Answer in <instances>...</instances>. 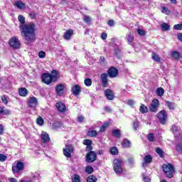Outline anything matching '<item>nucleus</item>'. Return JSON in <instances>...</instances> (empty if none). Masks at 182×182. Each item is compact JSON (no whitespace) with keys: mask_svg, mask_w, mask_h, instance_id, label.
I'll use <instances>...</instances> for the list:
<instances>
[{"mask_svg":"<svg viewBox=\"0 0 182 182\" xmlns=\"http://www.w3.org/2000/svg\"><path fill=\"white\" fill-rule=\"evenodd\" d=\"M18 19V22L21 23L19 28L21 37L27 45H31L32 42H35V39H36V26L35 23L32 22L25 23V16L22 15H19Z\"/></svg>","mask_w":182,"mask_h":182,"instance_id":"obj_1","label":"nucleus"},{"mask_svg":"<svg viewBox=\"0 0 182 182\" xmlns=\"http://www.w3.org/2000/svg\"><path fill=\"white\" fill-rule=\"evenodd\" d=\"M162 168L168 178H173V174H174V166L173 165L171 164H164Z\"/></svg>","mask_w":182,"mask_h":182,"instance_id":"obj_2","label":"nucleus"},{"mask_svg":"<svg viewBox=\"0 0 182 182\" xmlns=\"http://www.w3.org/2000/svg\"><path fill=\"white\" fill-rule=\"evenodd\" d=\"M122 164H123V161L120 159H114L113 161V167L115 173H123V168H122Z\"/></svg>","mask_w":182,"mask_h":182,"instance_id":"obj_3","label":"nucleus"},{"mask_svg":"<svg viewBox=\"0 0 182 182\" xmlns=\"http://www.w3.org/2000/svg\"><path fill=\"white\" fill-rule=\"evenodd\" d=\"M97 160V155L95 151H90L85 156V161L87 163H93Z\"/></svg>","mask_w":182,"mask_h":182,"instance_id":"obj_4","label":"nucleus"},{"mask_svg":"<svg viewBox=\"0 0 182 182\" xmlns=\"http://www.w3.org/2000/svg\"><path fill=\"white\" fill-rule=\"evenodd\" d=\"M75 149L72 144L65 145V148L63 149V154L65 157L70 158L72 157V153H73Z\"/></svg>","mask_w":182,"mask_h":182,"instance_id":"obj_5","label":"nucleus"},{"mask_svg":"<svg viewBox=\"0 0 182 182\" xmlns=\"http://www.w3.org/2000/svg\"><path fill=\"white\" fill-rule=\"evenodd\" d=\"M9 44L14 49H19L21 48V42L16 37H13L9 40Z\"/></svg>","mask_w":182,"mask_h":182,"instance_id":"obj_6","label":"nucleus"},{"mask_svg":"<svg viewBox=\"0 0 182 182\" xmlns=\"http://www.w3.org/2000/svg\"><path fill=\"white\" fill-rule=\"evenodd\" d=\"M24 166L25 165L23 164V163H22L21 161H18L16 165H14L12 166V171H13L14 174L21 173V171H22V170H23Z\"/></svg>","mask_w":182,"mask_h":182,"instance_id":"obj_7","label":"nucleus"},{"mask_svg":"<svg viewBox=\"0 0 182 182\" xmlns=\"http://www.w3.org/2000/svg\"><path fill=\"white\" fill-rule=\"evenodd\" d=\"M157 117L161 124H166V120H167V112L164 110H161L158 113Z\"/></svg>","mask_w":182,"mask_h":182,"instance_id":"obj_8","label":"nucleus"},{"mask_svg":"<svg viewBox=\"0 0 182 182\" xmlns=\"http://www.w3.org/2000/svg\"><path fill=\"white\" fill-rule=\"evenodd\" d=\"M42 81L46 85H50L53 82V79L52 78V75L49 73H43L41 76Z\"/></svg>","mask_w":182,"mask_h":182,"instance_id":"obj_9","label":"nucleus"},{"mask_svg":"<svg viewBox=\"0 0 182 182\" xmlns=\"http://www.w3.org/2000/svg\"><path fill=\"white\" fill-rule=\"evenodd\" d=\"M160 106V102L157 99H154L151 102V105L149 106L150 112H157V109Z\"/></svg>","mask_w":182,"mask_h":182,"instance_id":"obj_10","label":"nucleus"},{"mask_svg":"<svg viewBox=\"0 0 182 182\" xmlns=\"http://www.w3.org/2000/svg\"><path fill=\"white\" fill-rule=\"evenodd\" d=\"M109 76V74L105 73L101 75V82L102 83L103 87H107L109 86V80L107 79V77Z\"/></svg>","mask_w":182,"mask_h":182,"instance_id":"obj_11","label":"nucleus"},{"mask_svg":"<svg viewBox=\"0 0 182 182\" xmlns=\"http://www.w3.org/2000/svg\"><path fill=\"white\" fill-rule=\"evenodd\" d=\"M108 76L109 77H116L117 75H119V70L116 69L114 67H111L108 70H107Z\"/></svg>","mask_w":182,"mask_h":182,"instance_id":"obj_12","label":"nucleus"},{"mask_svg":"<svg viewBox=\"0 0 182 182\" xmlns=\"http://www.w3.org/2000/svg\"><path fill=\"white\" fill-rule=\"evenodd\" d=\"M63 90H65V85L63 84H58L55 87V92L58 96H62L63 95Z\"/></svg>","mask_w":182,"mask_h":182,"instance_id":"obj_13","label":"nucleus"},{"mask_svg":"<svg viewBox=\"0 0 182 182\" xmlns=\"http://www.w3.org/2000/svg\"><path fill=\"white\" fill-rule=\"evenodd\" d=\"M14 6H16L18 9H26V4L23 3L22 1H17L14 4Z\"/></svg>","mask_w":182,"mask_h":182,"instance_id":"obj_14","label":"nucleus"},{"mask_svg":"<svg viewBox=\"0 0 182 182\" xmlns=\"http://www.w3.org/2000/svg\"><path fill=\"white\" fill-rule=\"evenodd\" d=\"M28 105L31 109H36V106H38V100L35 97H33L28 100Z\"/></svg>","mask_w":182,"mask_h":182,"instance_id":"obj_15","label":"nucleus"},{"mask_svg":"<svg viewBox=\"0 0 182 182\" xmlns=\"http://www.w3.org/2000/svg\"><path fill=\"white\" fill-rule=\"evenodd\" d=\"M105 96L108 100H113L114 99V93H113V91L112 90H106L105 91Z\"/></svg>","mask_w":182,"mask_h":182,"instance_id":"obj_16","label":"nucleus"},{"mask_svg":"<svg viewBox=\"0 0 182 182\" xmlns=\"http://www.w3.org/2000/svg\"><path fill=\"white\" fill-rule=\"evenodd\" d=\"M55 106L60 113H63V112L66 111V106L62 102H57Z\"/></svg>","mask_w":182,"mask_h":182,"instance_id":"obj_17","label":"nucleus"},{"mask_svg":"<svg viewBox=\"0 0 182 182\" xmlns=\"http://www.w3.org/2000/svg\"><path fill=\"white\" fill-rule=\"evenodd\" d=\"M41 138L43 143H48V141H50V137H49V134L46 132L42 133Z\"/></svg>","mask_w":182,"mask_h":182,"instance_id":"obj_18","label":"nucleus"},{"mask_svg":"<svg viewBox=\"0 0 182 182\" xmlns=\"http://www.w3.org/2000/svg\"><path fill=\"white\" fill-rule=\"evenodd\" d=\"M72 92L74 96H79L80 95V86L78 85H74L72 88Z\"/></svg>","mask_w":182,"mask_h":182,"instance_id":"obj_19","label":"nucleus"},{"mask_svg":"<svg viewBox=\"0 0 182 182\" xmlns=\"http://www.w3.org/2000/svg\"><path fill=\"white\" fill-rule=\"evenodd\" d=\"M72 35H73V30L72 29L67 30L63 36L64 39H66V41H69L70 38H72Z\"/></svg>","mask_w":182,"mask_h":182,"instance_id":"obj_20","label":"nucleus"},{"mask_svg":"<svg viewBox=\"0 0 182 182\" xmlns=\"http://www.w3.org/2000/svg\"><path fill=\"white\" fill-rule=\"evenodd\" d=\"M122 146L124 148L129 149V147H130L131 146L130 141H129V139H124L122 143Z\"/></svg>","mask_w":182,"mask_h":182,"instance_id":"obj_21","label":"nucleus"},{"mask_svg":"<svg viewBox=\"0 0 182 182\" xmlns=\"http://www.w3.org/2000/svg\"><path fill=\"white\" fill-rule=\"evenodd\" d=\"M18 93L20 95V96H23L25 97L28 95V90L26 88H20L18 90Z\"/></svg>","mask_w":182,"mask_h":182,"instance_id":"obj_22","label":"nucleus"},{"mask_svg":"<svg viewBox=\"0 0 182 182\" xmlns=\"http://www.w3.org/2000/svg\"><path fill=\"white\" fill-rule=\"evenodd\" d=\"M139 111L141 112V113H142V114H144V113H147V112H149V109L147 108V107H146V105L142 104L139 107Z\"/></svg>","mask_w":182,"mask_h":182,"instance_id":"obj_23","label":"nucleus"},{"mask_svg":"<svg viewBox=\"0 0 182 182\" xmlns=\"http://www.w3.org/2000/svg\"><path fill=\"white\" fill-rule=\"evenodd\" d=\"M144 162L146 164L151 163L153 161V158L151 157V155H146L144 158Z\"/></svg>","mask_w":182,"mask_h":182,"instance_id":"obj_24","label":"nucleus"},{"mask_svg":"<svg viewBox=\"0 0 182 182\" xmlns=\"http://www.w3.org/2000/svg\"><path fill=\"white\" fill-rule=\"evenodd\" d=\"M110 123L105 122L102 126L100 127V132L102 133L106 131V129L109 126Z\"/></svg>","mask_w":182,"mask_h":182,"instance_id":"obj_25","label":"nucleus"},{"mask_svg":"<svg viewBox=\"0 0 182 182\" xmlns=\"http://www.w3.org/2000/svg\"><path fill=\"white\" fill-rule=\"evenodd\" d=\"M161 28L162 31H170V25H168L166 23H163L161 25Z\"/></svg>","mask_w":182,"mask_h":182,"instance_id":"obj_26","label":"nucleus"},{"mask_svg":"<svg viewBox=\"0 0 182 182\" xmlns=\"http://www.w3.org/2000/svg\"><path fill=\"white\" fill-rule=\"evenodd\" d=\"M127 42L129 45H132L133 43V41H134V37L132 35V33H129L127 36Z\"/></svg>","mask_w":182,"mask_h":182,"instance_id":"obj_27","label":"nucleus"},{"mask_svg":"<svg viewBox=\"0 0 182 182\" xmlns=\"http://www.w3.org/2000/svg\"><path fill=\"white\" fill-rule=\"evenodd\" d=\"M172 57L173 59H176V60H178L180 59V53L177 51H173L171 53Z\"/></svg>","mask_w":182,"mask_h":182,"instance_id":"obj_28","label":"nucleus"},{"mask_svg":"<svg viewBox=\"0 0 182 182\" xmlns=\"http://www.w3.org/2000/svg\"><path fill=\"white\" fill-rule=\"evenodd\" d=\"M110 153L113 156H117V154H119V149H117L116 147H112L110 149Z\"/></svg>","mask_w":182,"mask_h":182,"instance_id":"obj_29","label":"nucleus"},{"mask_svg":"<svg viewBox=\"0 0 182 182\" xmlns=\"http://www.w3.org/2000/svg\"><path fill=\"white\" fill-rule=\"evenodd\" d=\"M112 134L113 136H115V137H120L122 136V133H120V129H114L112 130Z\"/></svg>","mask_w":182,"mask_h":182,"instance_id":"obj_30","label":"nucleus"},{"mask_svg":"<svg viewBox=\"0 0 182 182\" xmlns=\"http://www.w3.org/2000/svg\"><path fill=\"white\" fill-rule=\"evenodd\" d=\"M97 181V178L95 176H90L87 178V182H96Z\"/></svg>","mask_w":182,"mask_h":182,"instance_id":"obj_31","label":"nucleus"},{"mask_svg":"<svg viewBox=\"0 0 182 182\" xmlns=\"http://www.w3.org/2000/svg\"><path fill=\"white\" fill-rule=\"evenodd\" d=\"M151 56L153 60H155V62H160V56H159L156 53H152Z\"/></svg>","mask_w":182,"mask_h":182,"instance_id":"obj_32","label":"nucleus"},{"mask_svg":"<svg viewBox=\"0 0 182 182\" xmlns=\"http://www.w3.org/2000/svg\"><path fill=\"white\" fill-rule=\"evenodd\" d=\"M87 134L90 137H96L97 136V132L95 130L88 131Z\"/></svg>","mask_w":182,"mask_h":182,"instance_id":"obj_33","label":"nucleus"},{"mask_svg":"<svg viewBox=\"0 0 182 182\" xmlns=\"http://www.w3.org/2000/svg\"><path fill=\"white\" fill-rule=\"evenodd\" d=\"M62 127V124L59 122H55L52 125V129H53V130H56V129H59Z\"/></svg>","mask_w":182,"mask_h":182,"instance_id":"obj_34","label":"nucleus"},{"mask_svg":"<svg viewBox=\"0 0 182 182\" xmlns=\"http://www.w3.org/2000/svg\"><path fill=\"white\" fill-rule=\"evenodd\" d=\"M51 77L53 79V80H55V79H58V70H53L52 72H51Z\"/></svg>","mask_w":182,"mask_h":182,"instance_id":"obj_35","label":"nucleus"},{"mask_svg":"<svg viewBox=\"0 0 182 182\" xmlns=\"http://www.w3.org/2000/svg\"><path fill=\"white\" fill-rule=\"evenodd\" d=\"M156 151L160 157H164V151H163L162 149L158 147L156 149Z\"/></svg>","mask_w":182,"mask_h":182,"instance_id":"obj_36","label":"nucleus"},{"mask_svg":"<svg viewBox=\"0 0 182 182\" xmlns=\"http://www.w3.org/2000/svg\"><path fill=\"white\" fill-rule=\"evenodd\" d=\"M156 95H158V96H163V95H164V89H163L162 87L157 88Z\"/></svg>","mask_w":182,"mask_h":182,"instance_id":"obj_37","label":"nucleus"},{"mask_svg":"<svg viewBox=\"0 0 182 182\" xmlns=\"http://www.w3.org/2000/svg\"><path fill=\"white\" fill-rule=\"evenodd\" d=\"M166 106L170 109L171 110H174V104L173 102H170L169 101L165 102Z\"/></svg>","mask_w":182,"mask_h":182,"instance_id":"obj_38","label":"nucleus"},{"mask_svg":"<svg viewBox=\"0 0 182 182\" xmlns=\"http://www.w3.org/2000/svg\"><path fill=\"white\" fill-rule=\"evenodd\" d=\"M73 182H80V176L77 174H75L72 178Z\"/></svg>","mask_w":182,"mask_h":182,"instance_id":"obj_39","label":"nucleus"},{"mask_svg":"<svg viewBox=\"0 0 182 182\" xmlns=\"http://www.w3.org/2000/svg\"><path fill=\"white\" fill-rule=\"evenodd\" d=\"M84 83H85V86H87V87L92 86V79H90V78H86V79L84 80Z\"/></svg>","mask_w":182,"mask_h":182,"instance_id":"obj_40","label":"nucleus"},{"mask_svg":"<svg viewBox=\"0 0 182 182\" xmlns=\"http://www.w3.org/2000/svg\"><path fill=\"white\" fill-rule=\"evenodd\" d=\"M36 122L39 126H43V118H42V117H38Z\"/></svg>","mask_w":182,"mask_h":182,"instance_id":"obj_41","label":"nucleus"},{"mask_svg":"<svg viewBox=\"0 0 182 182\" xmlns=\"http://www.w3.org/2000/svg\"><path fill=\"white\" fill-rule=\"evenodd\" d=\"M83 144H85V146H92V144H93V141L90 139H85L83 141Z\"/></svg>","mask_w":182,"mask_h":182,"instance_id":"obj_42","label":"nucleus"},{"mask_svg":"<svg viewBox=\"0 0 182 182\" xmlns=\"http://www.w3.org/2000/svg\"><path fill=\"white\" fill-rule=\"evenodd\" d=\"M85 172L87 173V174H92V173H93V167L86 166Z\"/></svg>","mask_w":182,"mask_h":182,"instance_id":"obj_43","label":"nucleus"},{"mask_svg":"<svg viewBox=\"0 0 182 182\" xmlns=\"http://www.w3.org/2000/svg\"><path fill=\"white\" fill-rule=\"evenodd\" d=\"M38 58H40L41 59H44V58H46V53H45L44 51H40L38 53Z\"/></svg>","mask_w":182,"mask_h":182,"instance_id":"obj_44","label":"nucleus"},{"mask_svg":"<svg viewBox=\"0 0 182 182\" xmlns=\"http://www.w3.org/2000/svg\"><path fill=\"white\" fill-rule=\"evenodd\" d=\"M171 130L173 132V133H177L178 132V127H177L176 124H173Z\"/></svg>","mask_w":182,"mask_h":182,"instance_id":"obj_45","label":"nucleus"},{"mask_svg":"<svg viewBox=\"0 0 182 182\" xmlns=\"http://www.w3.org/2000/svg\"><path fill=\"white\" fill-rule=\"evenodd\" d=\"M173 29H176V31H181L182 23L174 25L173 26Z\"/></svg>","mask_w":182,"mask_h":182,"instance_id":"obj_46","label":"nucleus"},{"mask_svg":"<svg viewBox=\"0 0 182 182\" xmlns=\"http://www.w3.org/2000/svg\"><path fill=\"white\" fill-rule=\"evenodd\" d=\"M147 139H148V140H149V141H154V134H148Z\"/></svg>","mask_w":182,"mask_h":182,"instance_id":"obj_47","label":"nucleus"},{"mask_svg":"<svg viewBox=\"0 0 182 182\" xmlns=\"http://www.w3.org/2000/svg\"><path fill=\"white\" fill-rule=\"evenodd\" d=\"M137 32H138L139 35H140L141 36H146V31H144V30L139 28L137 30Z\"/></svg>","mask_w":182,"mask_h":182,"instance_id":"obj_48","label":"nucleus"},{"mask_svg":"<svg viewBox=\"0 0 182 182\" xmlns=\"http://www.w3.org/2000/svg\"><path fill=\"white\" fill-rule=\"evenodd\" d=\"M139 124H140V123L138 121H135L133 123V129L134 130H137L138 127H139Z\"/></svg>","mask_w":182,"mask_h":182,"instance_id":"obj_49","label":"nucleus"},{"mask_svg":"<svg viewBox=\"0 0 182 182\" xmlns=\"http://www.w3.org/2000/svg\"><path fill=\"white\" fill-rule=\"evenodd\" d=\"M162 13L168 15V14H170V11L166 7H162Z\"/></svg>","mask_w":182,"mask_h":182,"instance_id":"obj_50","label":"nucleus"},{"mask_svg":"<svg viewBox=\"0 0 182 182\" xmlns=\"http://www.w3.org/2000/svg\"><path fill=\"white\" fill-rule=\"evenodd\" d=\"M6 159H8V156L0 154V161H5V160H6Z\"/></svg>","mask_w":182,"mask_h":182,"instance_id":"obj_51","label":"nucleus"},{"mask_svg":"<svg viewBox=\"0 0 182 182\" xmlns=\"http://www.w3.org/2000/svg\"><path fill=\"white\" fill-rule=\"evenodd\" d=\"M1 101L3 102V103H4V105H8V99H6V96L3 95L1 97Z\"/></svg>","mask_w":182,"mask_h":182,"instance_id":"obj_52","label":"nucleus"},{"mask_svg":"<svg viewBox=\"0 0 182 182\" xmlns=\"http://www.w3.org/2000/svg\"><path fill=\"white\" fill-rule=\"evenodd\" d=\"M29 16L31 19H35V18H36V13L31 11L29 14Z\"/></svg>","mask_w":182,"mask_h":182,"instance_id":"obj_53","label":"nucleus"},{"mask_svg":"<svg viewBox=\"0 0 182 182\" xmlns=\"http://www.w3.org/2000/svg\"><path fill=\"white\" fill-rule=\"evenodd\" d=\"M101 38L103 40V41H105V39H107V33H102L101 34Z\"/></svg>","mask_w":182,"mask_h":182,"instance_id":"obj_54","label":"nucleus"},{"mask_svg":"<svg viewBox=\"0 0 182 182\" xmlns=\"http://www.w3.org/2000/svg\"><path fill=\"white\" fill-rule=\"evenodd\" d=\"M84 21L87 23H89V22H90V17H89V16H84Z\"/></svg>","mask_w":182,"mask_h":182,"instance_id":"obj_55","label":"nucleus"},{"mask_svg":"<svg viewBox=\"0 0 182 182\" xmlns=\"http://www.w3.org/2000/svg\"><path fill=\"white\" fill-rule=\"evenodd\" d=\"M92 150H93V146H92V145H88L86 147V151H92Z\"/></svg>","mask_w":182,"mask_h":182,"instance_id":"obj_56","label":"nucleus"},{"mask_svg":"<svg viewBox=\"0 0 182 182\" xmlns=\"http://www.w3.org/2000/svg\"><path fill=\"white\" fill-rule=\"evenodd\" d=\"M127 104L129 106H133V105H134V101H133V100H128Z\"/></svg>","mask_w":182,"mask_h":182,"instance_id":"obj_57","label":"nucleus"},{"mask_svg":"<svg viewBox=\"0 0 182 182\" xmlns=\"http://www.w3.org/2000/svg\"><path fill=\"white\" fill-rule=\"evenodd\" d=\"M77 120L80 123H82L83 120H85V117L83 116H79L77 118Z\"/></svg>","mask_w":182,"mask_h":182,"instance_id":"obj_58","label":"nucleus"},{"mask_svg":"<svg viewBox=\"0 0 182 182\" xmlns=\"http://www.w3.org/2000/svg\"><path fill=\"white\" fill-rule=\"evenodd\" d=\"M144 182H150V181H151V179H150V178H149L148 176H144Z\"/></svg>","mask_w":182,"mask_h":182,"instance_id":"obj_59","label":"nucleus"},{"mask_svg":"<svg viewBox=\"0 0 182 182\" xmlns=\"http://www.w3.org/2000/svg\"><path fill=\"white\" fill-rule=\"evenodd\" d=\"M105 112H107L108 113H111V112H112V109L110 108V107H105Z\"/></svg>","mask_w":182,"mask_h":182,"instance_id":"obj_60","label":"nucleus"},{"mask_svg":"<svg viewBox=\"0 0 182 182\" xmlns=\"http://www.w3.org/2000/svg\"><path fill=\"white\" fill-rule=\"evenodd\" d=\"M176 150H177V151H182V146L176 145Z\"/></svg>","mask_w":182,"mask_h":182,"instance_id":"obj_61","label":"nucleus"},{"mask_svg":"<svg viewBox=\"0 0 182 182\" xmlns=\"http://www.w3.org/2000/svg\"><path fill=\"white\" fill-rule=\"evenodd\" d=\"M108 25L109 26H113L114 25V21H113V20H109L108 21Z\"/></svg>","mask_w":182,"mask_h":182,"instance_id":"obj_62","label":"nucleus"},{"mask_svg":"<svg viewBox=\"0 0 182 182\" xmlns=\"http://www.w3.org/2000/svg\"><path fill=\"white\" fill-rule=\"evenodd\" d=\"M128 162L130 164H134V159H133V158H129L128 159Z\"/></svg>","mask_w":182,"mask_h":182,"instance_id":"obj_63","label":"nucleus"},{"mask_svg":"<svg viewBox=\"0 0 182 182\" xmlns=\"http://www.w3.org/2000/svg\"><path fill=\"white\" fill-rule=\"evenodd\" d=\"M100 60L101 63H105V57L101 56L100 58Z\"/></svg>","mask_w":182,"mask_h":182,"instance_id":"obj_64","label":"nucleus"}]
</instances>
